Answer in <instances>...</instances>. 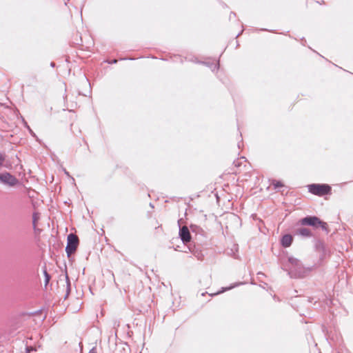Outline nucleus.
Returning a JSON list of instances; mask_svg holds the SVG:
<instances>
[{
	"mask_svg": "<svg viewBox=\"0 0 353 353\" xmlns=\"http://www.w3.org/2000/svg\"><path fill=\"white\" fill-rule=\"evenodd\" d=\"M50 66H52V67L55 66L54 63V62H51V63H50Z\"/></svg>",
	"mask_w": 353,
	"mask_h": 353,
	"instance_id": "nucleus-21",
	"label": "nucleus"
},
{
	"mask_svg": "<svg viewBox=\"0 0 353 353\" xmlns=\"http://www.w3.org/2000/svg\"><path fill=\"white\" fill-rule=\"evenodd\" d=\"M261 30L268 31V30H267V29H261Z\"/></svg>",
	"mask_w": 353,
	"mask_h": 353,
	"instance_id": "nucleus-24",
	"label": "nucleus"
},
{
	"mask_svg": "<svg viewBox=\"0 0 353 353\" xmlns=\"http://www.w3.org/2000/svg\"><path fill=\"white\" fill-rule=\"evenodd\" d=\"M35 348H34L32 346H27L26 347V353H30V351H35Z\"/></svg>",
	"mask_w": 353,
	"mask_h": 353,
	"instance_id": "nucleus-14",
	"label": "nucleus"
},
{
	"mask_svg": "<svg viewBox=\"0 0 353 353\" xmlns=\"http://www.w3.org/2000/svg\"><path fill=\"white\" fill-rule=\"evenodd\" d=\"M283 269L291 278L294 279L303 278L311 271V268L304 267L299 259L293 256H289L283 263Z\"/></svg>",
	"mask_w": 353,
	"mask_h": 353,
	"instance_id": "nucleus-1",
	"label": "nucleus"
},
{
	"mask_svg": "<svg viewBox=\"0 0 353 353\" xmlns=\"http://www.w3.org/2000/svg\"><path fill=\"white\" fill-rule=\"evenodd\" d=\"M281 245L285 248L290 246L292 243V236L290 234H285L283 236L281 240Z\"/></svg>",
	"mask_w": 353,
	"mask_h": 353,
	"instance_id": "nucleus-9",
	"label": "nucleus"
},
{
	"mask_svg": "<svg viewBox=\"0 0 353 353\" xmlns=\"http://www.w3.org/2000/svg\"><path fill=\"white\" fill-rule=\"evenodd\" d=\"M192 62L194 64H203L205 65V66H219V61L215 59L211 62L210 60L206 61H199L197 58H194L192 60Z\"/></svg>",
	"mask_w": 353,
	"mask_h": 353,
	"instance_id": "nucleus-7",
	"label": "nucleus"
},
{
	"mask_svg": "<svg viewBox=\"0 0 353 353\" xmlns=\"http://www.w3.org/2000/svg\"><path fill=\"white\" fill-rule=\"evenodd\" d=\"M299 222L302 225H310L315 228L320 227L322 230L328 232L327 224L325 222L321 221L316 216H308L301 219Z\"/></svg>",
	"mask_w": 353,
	"mask_h": 353,
	"instance_id": "nucleus-2",
	"label": "nucleus"
},
{
	"mask_svg": "<svg viewBox=\"0 0 353 353\" xmlns=\"http://www.w3.org/2000/svg\"><path fill=\"white\" fill-rule=\"evenodd\" d=\"M126 59H121L120 61H125Z\"/></svg>",
	"mask_w": 353,
	"mask_h": 353,
	"instance_id": "nucleus-23",
	"label": "nucleus"
},
{
	"mask_svg": "<svg viewBox=\"0 0 353 353\" xmlns=\"http://www.w3.org/2000/svg\"><path fill=\"white\" fill-rule=\"evenodd\" d=\"M44 275H45V277H46V284H47L49 282V281H50V276L48 274L46 270H44Z\"/></svg>",
	"mask_w": 353,
	"mask_h": 353,
	"instance_id": "nucleus-13",
	"label": "nucleus"
},
{
	"mask_svg": "<svg viewBox=\"0 0 353 353\" xmlns=\"http://www.w3.org/2000/svg\"><path fill=\"white\" fill-rule=\"evenodd\" d=\"M65 279H66L67 283H68V288H69L70 283H69L68 276L67 274L65 275Z\"/></svg>",
	"mask_w": 353,
	"mask_h": 353,
	"instance_id": "nucleus-18",
	"label": "nucleus"
},
{
	"mask_svg": "<svg viewBox=\"0 0 353 353\" xmlns=\"http://www.w3.org/2000/svg\"><path fill=\"white\" fill-rule=\"evenodd\" d=\"M0 181L10 186H14L19 183V180L9 172L1 174Z\"/></svg>",
	"mask_w": 353,
	"mask_h": 353,
	"instance_id": "nucleus-5",
	"label": "nucleus"
},
{
	"mask_svg": "<svg viewBox=\"0 0 353 353\" xmlns=\"http://www.w3.org/2000/svg\"><path fill=\"white\" fill-rule=\"evenodd\" d=\"M88 353H97V350L94 347L92 348Z\"/></svg>",
	"mask_w": 353,
	"mask_h": 353,
	"instance_id": "nucleus-17",
	"label": "nucleus"
},
{
	"mask_svg": "<svg viewBox=\"0 0 353 353\" xmlns=\"http://www.w3.org/2000/svg\"><path fill=\"white\" fill-rule=\"evenodd\" d=\"M103 62L108 63V64H115L117 63L118 60L116 59H111L108 60H104Z\"/></svg>",
	"mask_w": 353,
	"mask_h": 353,
	"instance_id": "nucleus-11",
	"label": "nucleus"
},
{
	"mask_svg": "<svg viewBox=\"0 0 353 353\" xmlns=\"http://www.w3.org/2000/svg\"><path fill=\"white\" fill-rule=\"evenodd\" d=\"M272 185L274 186V188L275 189H277L279 188H281V187L283 186V184L282 183V182H281L279 181H276V180H273L272 181Z\"/></svg>",
	"mask_w": 353,
	"mask_h": 353,
	"instance_id": "nucleus-10",
	"label": "nucleus"
},
{
	"mask_svg": "<svg viewBox=\"0 0 353 353\" xmlns=\"http://www.w3.org/2000/svg\"><path fill=\"white\" fill-rule=\"evenodd\" d=\"M309 192L314 195L324 196L331 192V187L327 184H311L308 185Z\"/></svg>",
	"mask_w": 353,
	"mask_h": 353,
	"instance_id": "nucleus-3",
	"label": "nucleus"
},
{
	"mask_svg": "<svg viewBox=\"0 0 353 353\" xmlns=\"http://www.w3.org/2000/svg\"><path fill=\"white\" fill-rule=\"evenodd\" d=\"M6 159V155L3 153H0V167L3 165Z\"/></svg>",
	"mask_w": 353,
	"mask_h": 353,
	"instance_id": "nucleus-12",
	"label": "nucleus"
},
{
	"mask_svg": "<svg viewBox=\"0 0 353 353\" xmlns=\"http://www.w3.org/2000/svg\"><path fill=\"white\" fill-rule=\"evenodd\" d=\"M79 244V239L77 236L73 234H70L67 239V245L65 251L69 256L72 253L74 252L77 248Z\"/></svg>",
	"mask_w": 353,
	"mask_h": 353,
	"instance_id": "nucleus-4",
	"label": "nucleus"
},
{
	"mask_svg": "<svg viewBox=\"0 0 353 353\" xmlns=\"http://www.w3.org/2000/svg\"><path fill=\"white\" fill-rule=\"evenodd\" d=\"M37 221V214L34 213L33 214V225H34V228H35L36 227V222Z\"/></svg>",
	"mask_w": 353,
	"mask_h": 353,
	"instance_id": "nucleus-15",
	"label": "nucleus"
},
{
	"mask_svg": "<svg viewBox=\"0 0 353 353\" xmlns=\"http://www.w3.org/2000/svg\"><path fill=\"white\" fill-rule=\"evenodd\" d=\"M179 236L184 243H187L190 241L191 235L187 226H183L180 228Z\"/></svg>",
	"mask_w": 353,
	"mask_h": 353,
	"instance_id": "nucleus-6",
	"label": "nucleus"
},
{
	"mask_svg": "<svg viewBox=\"0 0 353 353\" xmlns=\"http://www.w3.org/2000/svg\"><path fill=\"white\" fill-rule=\"evenodd\" d=\"M230 15H233L234 17H235V16H236V14H235L234 12H232L230 13ZM230 17L231 18V16H230Z\"/></svg>",
	"mask_w": 353,
	"mask_h": 353,
	"instance_id": "nucleus-20",
	"label": "nucleus"
},
{
	"mask_svg": "<svg viewBox=\"0 0 353 353\" xmlns=\"http://www.w3.org/2000/svg\"><path fill=\"white\" fill-rule=\"evenodd\" d=\"M231 288H232V287H230V288H223V290H222L221 291H219V292H218L215 293L214 294H220V293H221V292H225V290H230V289H231Z\"/></svg>",
	"mask_w": 353,
	"mask_h": 353,
	"instance_id": "nucleus-16",
	"label": "nucleus"
},
{
	"mask_svg": "<svg viewBox=\"0 0 353 353\" xmlns=\"http://www.w3.org/2000/svg\"><path fill=\"white\" fill-rule=\"evenodd\" d=\"M28 130H29L30 132L31 133V134L34 135V133H33V132L32 131V130H31L29 127H28Z\"/></svg>",
	"mask_w": 353,
	"mask_h": 353,
	"instance_id": "nucleus-19",
	"label": "nucleus"
},
{
	"mask_svg": "<svg viewBox=\"0 0 353 353\" xmlns=\"http://www.w3.org/2000/svg\"><path fill=\"white\" fill-rule=\"evenodd\" d=\"M296 234L300 235L303 237H311L312 236V233L311 230L308 228H301L297 229L296 232Z\"/></svg>",
	"mask_w": 353,
	"mask_h": 353,
	"instance_id": "nucleus-8",
	"label": "nucleus"
},
{
	"mask_svg": "<svg viewBox=\"0 0 353 353\" xmlns=\"http://www.w3.org/2000/svg\"><path fill=\"white\" fill-rule=\"evenodd\" d=\"M242 32H243V30H242L241 32H239V33L236 36V37H239V36H240V34L242 33Z\"/></svg>",
	"mask_w": 353,
	"mask_h": 353,
	"instance_id": "nucleus-22",
	"label": "nucleus"
}]
</instances>
